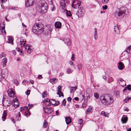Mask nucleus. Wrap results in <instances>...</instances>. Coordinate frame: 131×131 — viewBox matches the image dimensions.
Here are the masks:
<instances>
[{
	"instance_id": "44",
	"label": "nucleus",
	"mask_w": 131,
	"mask_h": 131,
	"mask_svg": "<svg viewBox=\"0 0 131 131\" xmlns=\"http://www.w3.org/2000/svg\"><path fill=\"white\" fill-rule=\"evenodd\" d=\"M66 101L65 99H64L62 101V105H63L64 106H65L66 104Z\"/></svg>"
},
{
	"instance_id": "35",
	"label": "nucleus",
	"mask_w": 131,
	"mask_h": 131,
	"mask_svg": "<svg viewBox=\"0 0 131 131\" xmlns=\"http://www.w3.org/2000/svg\"><path fill=\"white\" fill-rule=\"evenodd\" d=\"M94 96L95 99H97L99 97V94L97 93H94Z\"/></svg>"
},
{
	"instance_id": "30",
	"label": "nucleus",
	"mask_w": 131,
	"mask_h": 131,
	"mask_svg": "<svg viewBox=\"0 0 131 131\" xmlns=\"http://www.w3.org/2000/svg\"><path fill=\"white\" fill-rule=\"evenodd\" d=\"M28 107L26 106H25L24 107H21L20 108V111L22 112L23 111L25 110H27Z\"/></svg>"
},
{
	"instance_id": "18",
	"label": "nucleus",
	"mask_w": 131,
	"mask_h": 131,
	"mask_svg": "<svg viewBox=\"0 0 131 131\" xmlns=\"http://www.w3.org/2000/svg\"><path fill=\"white\" fill-rule=\"evenodd\" d=\"M114 31L116 34H119L120 33V32L119 28L117 26H114Z\"/></svg>"
},
{
	"instance_id": "51",
	"label": "nucleus",
	"mask_w": 131,
	"mask_h": 131,
	"mask_svg": "<svg viewBox=\"0 0 131 131\" xmlns=\"http://www.w3.org/2000/svg\"><path fill=\"white\" fill-rule=\"evenodd\" d=\"M71 70L70 68H68L67 70V72L68 73H71Z\"/></svg>"
},
{
	"instance_id": "12",
	"label": "nucleus",
	"mask_w": 131,
	"mask_h": 131,
	"mask_svg": "<svg viewBox=\"0 0 131 131\" xmlns=\"http://www.w3.org/2000/svg\"><path fill=\"white\" fill-rule=\"evenodd\" d=\"M4 75L5 74L3 73V74H2V73L1 70V69L0 68V81H1L2 80H6V78L7 77L8 73H6V75H5V76H3V75Z\"/></svg>"
},
{
	"instance_id": "43",
	"label": "nucleus",
	"mask_w": 131,
	"mask_h": 131,
	"mask_svg": "<svg viewBox=\"0 0 131 131\" xmlns=\"http://www.w3.org/2000/svg\"><path fill=\"white\" fill-rule=\"evenodd\" d=\"M127 89L129 91L131 90V85L129 84L126 86Z\"/></svg>"
},
{
	"instance_id": "5",
	"label": "nucleus",
	"mask_w": 131,
	"mask_h": 131,
	"mask_svg": "<svg viewBox=\"0 0 131 131\" xmlns=\"http://www.w3.org/2000/svg\"><path fill=\"white\" fill-rule=\"evenodd\" d=\"M14 102V101H11L8 98H3V105L6 107H8L10 105H12L14 106V107L15 108H16L18 107V104H15V103L14 105L13 104V103Z\"/></svg>"
},
{
	"instance_id": "1",
	"label": "nucleus",
	"mask_w": 131,
	"mask_h": 131,
	"mask_svg": "<svg viewBox=\"0 0 131 131\" xmlns=\"http://www.w3.org/2000/svg\"><path fill=\"white\" fill-rule=\"evenodd\" d=\"M100 99L102 103L106 105L111 104L114 101L111 95L108 94L101 95Z\"/></svg>"
},
{
	"instance_id": "8",
	"label": "nucleus",
	"mask_w": 131,
	"mask_h": 131,
	"mask_svg": "<svg viewBox=\"0 0 131 131\" xmlns=\"http://www.w3.org/2000/svg\"><path fill=\"white\" fill-rule=\"evenodd\" d=\"M85 12V10L83 8L80 7L78 8V12L76 14L78 17H80L83 16Z\"/></svg>"
},
{
	"instance_id": "6",
	"label": "nucleus",
	"mask_w": 131,
	"mask_h": 131,
	"mask_svg": "<svg viewBox=\"0 0 131 131\" xmlns=\"http://www.w3.org/2000/svg\"><path fill=\"white\" fill-rule=\"evenodd\" d=\"M81 1L80 0H76L73 1L72 4V7L74 8H79L81 7Z\"/></svg>"
},
{
	"instance_id": "29",
	"label": "nucleus",
	"mask_w": 131,
	"mask_h": 131,
	"mask_svg": "<svg viewBox=\"0 0 131 131\" xmlns=\"http://www.w3.org/2000/svg\"><path fill=\"white\" fill-rule=\"evenodd\" d=\"M113 81V78L112 77H109L108 78V80L107 81V82L110 83L111 82Z\"/></svg>"
},
{
	"instance_id": "61",
	"label": "nucleus",
	"mask_w": 131,
	"mask_h": 131,
	"mask_svg": "<svg viewBox=\"0 0 131 131\" xmlns=\"http://www.w3.org/2000/svg\"><path fill=\"white\" fill-rule=\"evenodd\" d=\"M42 77L41 75H39L38 77V79H42Z\"/></svg>"
},
{
	"instance_id": "42",
	"label": "nucleus",
	"mask_w": 131,
	"mask_h": 131,
	"mask_svg": "<svg viewBox=\"0 0 131 131\" xmlns=\"http://www.w3.org/2000/svg\"><path fill=\"white\" fill-rule=\"evenodd\" d=\"M18 99H16L15 100L13 101H14V102L13 103V104L14 105V103H15V104H18L19 105V104L18 103Z\"/></svg>"
},
{
	"instance_id": "7",
	"label": "nucleus",
	"mask_w": 131,
	"mask_h": 131,
	"mask_svg": "<svg viewBox=\"0 0 131 131\" xmlns=\"http://www.w3.org/2000/svg\"><path fill=\"white\" fill-rule=\"evenodd\" d=\"M44 112L47 114H50L53 111V109L51 107H49L47 106L43 107Z\"/></svg>"
},
{
	"instance_id": "54",
	"label": "nucleus",
	"mask_w": 131,
	"mask_h": 131,
	"mask_svg": "<svg viewBox=\"0 0 131 131\" xmlns=\"http://www.w3.org/2000/svg\"><path fill=\"white\" fill-rule=\"evenodd\" d=\"M20 117L19 116H16V119L17 121L20 120Z\"/></svg>"
},
{
	"instance_id": "24",
	"label": "nucleus",
	"mask_w": 131,
	"mask_h": 131,
	"mask_svg": "<svg viewBox=\"0 0 131 131\" xmlns=\"http://www.w3.org/2000/svg\"><path fill=\"white\" fill-rule=\"evenodd\" d=\"M65 2V1L64 0H62L61 1L60 3V5L62 7H64V8H65V6L66 5Z\"/></svg>"
},
{
	"instance_id": "36",
	"label": "nucleus",
	"mask_w": 131,
	"mask_h": 131,
	"mask_svg": "<svg viewBox=\"0 0 131 131\" xmlns=\"http://www.w3.org/2000/svg\"><path fill=\"white\" fill-rule=\"evenodd\" d=\"M57 94L58 95H59V97H60L61 96H62L63 97L64 96L63 93L61 91H60L59 92H58Z\"/></svg>"
},
{
	"instance_id": "59",
	"label": "nucleus",
	"mask_w": 131,
	"mask_h": 131,
	"mask_svg": "<svg viewBox=\"0 0 131 131\" xmlns=\"http://www.w3.org/2000/svg\"><path fill=\"white\" fill-rule=\"evenodd\" d=\"M69 63L71 65H72L73 67L74 66V65L73 64V62L71 61H70L69 62Z\"/></svg>"
},
{
	"instance_id": "50",
	"label": "nucleus",
	"mask_w": 131,
	"mask_h": 131,
	"mask_svg": "<svg viewBox=\"0 0 131 131\" xmlns=\"http://www.w3.org/2000/svg\"><path fill=\"white\" fill-rule=\"evenodd\" d=\"M14 81L15 83L16 84V85H18V81L16 79H14Z\"/></svg>"
},
{
	"instance_id": "38",
	"label": "nucleus",
	"mask_w": 131,
	"mask_h": 131,
	"mask_svg": "<svg viewBox=\"0 0 131 131\" xmlns=\"http://www.w3.org/2000/svg\"><path fill=\"white\" fill-rule=\"evenodd\" d=\"M67 15L68 16H71L72 14H71V13L70 11H67Z\"/></svg>"
},
{
	"instance_id": "31",
	"label": "nucleus",
	"mask_w": 131,
	"mask_h": 131,
	"mask_svg": "<svg viewBox=\"0 0 131 131\" xmlns=\"http://www.w3.org/2000/svg\"><path fill=\"white\" fill-rule=\"evenodd\" d=\"M25 114L26 116L27 117L28 116H29L30 115V112L28 110L27 111H25Z\"/></svg>"
},
{
	"instance_id": "14",
	"label": "nucleus",
	"mask_w": 131,
	"mask_h": 131,
	"mask_svg": "<svg viewBox=\"0 0 131 131\" xmlns=\"http://www.w3.org/2000/svg\"><path fill=\"white\" fill-rule=\"evenodd\" d=\"M118 69L120 70H122L124 68V65L123 63L119 62L117 64Z\"/></svg>"
},
{
	"instance_id": "32",
	"label": "nucleus",
	"mask_w": 131,
	"mask_h": 131,
	"mask_svg": "<svg viewBox=\"0 0 131 131\" xmlns=\"http://www.w3.org/2000/svg\"><path fill=\"white\" fill-rule=\"evenodd\" d=\"M89 108H88L87 109L86 112V114H87V113H90V112L92 110V107L91 106L90 107V106Z\"/></svg>"
},
{
	"instance_id": "34",
	"label": "nucleus",
	"mask_w": 131,
	"mask_h": 131,
	"mask_svg": "<svg viewBox=\"0 0 131 131\" xmlns=\"http://www.w3.org/2000/svg\"><path fill=\"white\" fill-rule=\"evenodd\" d=\"M6 55L4 53H2L0 54V57L2 58L3 57L6 58Z\"/></svg>"
},
{
	"instance_id": "28",
	"label": "nucleus",
	"mask_w": 131,
	"mask_h": 131,
	"mask_svg": "<svg viewBox=\"0 0 131 131\" xmlns=\"http://www.w3.org/2000/svg\"><path fill=\"white\" fill-rule=\"evenodd\" d=\"M57 81V80L56 78L51 79L50 80V82L52 84L55 83Z\"/></svg>"
},
{
	"instance_id": "47",
	"label": "nucleus",
	"mask_w": 131,
	"mask_h": 131,
	"mask_svg": "<svg viewBox=\"0 0 131 131\" xmlns=\"http://www.w3.org/2000/svg\"><path fill=\"white\" fill-rule=\"evenodd\" d=\"M78 121L79 123L80 124V125H81L83 123V120L82 119H79V120H78Z\"/></svg>"
},
{
	"instance_id": "16",
	"label": "nucleus",
	"mask_w": 131,
	"mask_h": 131,
	"mask_svg": "<svg viewBox=\"0 0 131 131\" xmlns=\"http://www.w3.org/2000/svg\"><path fill=\"white\" fill-rule=\"evenodd\" d=\"M63 41L65 43H66L68 46L71 44V42L69 38H65L63 39Z\"/></svg>"
},
{
	"instance_id": "10",
	"label": "nucleus",
	"mask_w": 131,
	"mask_h": 131,
	"mask_svg": "<svg viewBox=\"0 0 131 131\" xmlns=\"http://www.w3.org/2000/svg\"><path fill=\"white\" fill-rule=\"evenodd\" d=\"M38 34H40L42 33L44 30V26L40 23H38Z\"/></svg>"
},
{
	"instance_id": "27",
	"label": "nucleus",
	"mask_w": 131,
	"mask_h": 131,
	"mask_svg": "<svg viewBox=\"0 0 131 131\" xmlns=\"http://www.w3.org/2000/svg\"><path fill=\"white\" fill-rule=\"evenodd\" d=\"M0 28L2 29V30L4 29V24L3 22H2L1 21H0Z\"/></svg>"
},
{
	"instance_id": "19",
	"label": "nucleus",
	"mask_w": 131,
	"mask_h": 131,
	"mask_svg": "<svg viewBox=\"0 0 131 131\" xmlns=\"http://www.w3.org/2000/svg\"><path fill=\"white\" fill-rule=\"evenodd\" d=\"M65 121L67 124L68 125L71 122V119L69 117H65Z\"/></svg>"
},
{
	"instance_id": "37",
	"label": "nucleus",
	"mask_w": 131,
	"mask_h": 131,
	"mask_svg": "<svg viewBox=\"0 0 131 131\" xmlns=\"http://www.w3.org/2000/svg\"><path fill=\"white\" fill-rule=\"evenodd\" d=\"M82 65L80 64L77 65V67L78 69L79 70H81L82 68Z\"/></svg>"
},
{
	"instance_id": "2",
	"label": "nucleus",
	"mask_w": 131,
	"mask_h": 131,
	"mask_svg": "<svg viewBox=\"0 0 131 131\" xmlns=\"http://www.w3.org/2000/svg\"><path fill=\"white\" fill-rule=\"evenodd\" d=\"M38 7L37 8L38 12L43 14L47 11L48 5L44 0H41L38 3Z\"/></svg>"
},
{
	"instance_id": "17",
	"label": "nucleus",
	"mask_w": 131,
	"mask_h": 131,
	"mask_svg": "<svg viewBox=\"0 0 131 131\" xmlns=\"http://www.w3.org/2000/svg\"><path fill=\"white\" fill-rule=\"evenodd\" d=\"M44 104H45L46 106H50L51 102L50 101V100L48 99H45L43 102Z\"/></svg>"
},
{
	"instance_id": "52",
	"label": "nucleus",
	"mask_w": 131,
	"mask_h": 131,
	"mask_svg": "<svg viewBox=\"0 0 131 131\" xmlns=\"http://www.w3.org/2000/svg\"><path fill=\"white\" fill-rule=\"evenodd\" d=\"M74 55V54H72V56L71 58L72 60V61H74L75 60Z\"/></svg>"
},
{
	"instance_id": "64",
	"label": "nucleus",
	"mask_w": 131,
	"mask_h": 131,
	"mask_svg": "<svg viewBox=\"0 0 131 131\" xmlns=\"http://www.w3.org/2000/svg\"><path fill=\"white\" fill-rule=\"evenodd\" d=\"M82 126H83V125H82V126H79V131H81V130L82 129Z\"/></svg>"
},
{
	"instance_id": "60",
	"label": "nucleus",
	"mask_w": 131,
	"mask_h": 131,
	"mask_svg": "<svg viewBox=\"0 0 131 131\" xmlns=\"http://www.w3.org/2000/svg\"><path fill=\"white\" fill-rule=\"evenodd\" d=\"M107 5H105L103 6L102 8L103 9H106L107 8Z\"/></svg>"
},
{
	"instance_id": "41",
	"label": "nucleus",
	"mask_w": 131,
	"mask_h": 131,
	"mask_svg": "<svg viewBox=\"0 0 131 131\" xmlns=\"http://www.w3.org/2000/svg\"><path fill=\"white\" fill-rule=\"evenodd\" d=\"M109 1V0H102V2L104 4H106Z\"/></svg>"
},
{
	"instance_id": "26",
	"label": "nucleus",
	"mask_w": 131,
	"mask_h": 131,
	"mask_svg": "<svg viewBox=\"0 0 131 131\" xmlns=\"http://www.w3.org/2000/svg\"><path fill=\"white\" fill-rule=\"evenodd\" d=\"M126 51L128 53H131V45L128 47L126 49Z\"/></svg>"
},
{
	"instance_id": "63",
	"label": "nucleus",
	"mask_w": 131,
	"mask_h": 131,
	"mask_svg": "<svg viewBox=\"0 0 131 131\" xmlns=\"http://www.w3.org/2000/svg\"><path fill=\"white\" fill-rule=\"evenodd\" d=\"M20 54L22 56H23L24 55V54L23 52L21 50L20 51Z\"/></svg>"
},
{
	"instance_id": "39",
	"label": "nucleus",
	"mask_w": 131,
	"mask_h": 131,
	"mask_svg": "<svg viewBox=\"0 0 131 131\" xmlns=\"http://www.w3.org/2000/svg\"><path fill=\"white\" fill-rule=\"evenodd\" d=\"M131 99V97H127L124 100V102L125 103H127V101H128V100Z\"/></svg>"
},
{
	"instance_id": "9",
	"label": "nucleus",
	"mask_w": 131,
	"mask_h": 131,
	"mask_svg": "<svg viewBox=\"0 0 131 131\" xmlns=\"http://www.w3.org/2000/svg\"><path fill=\"white\" fill-rule=\"evenodd\" d=\"M128 54L126 51H124L123 52L120 56V59L121 60L123 61L127 59L128 57Z\"/></svg>"
},
{
	"instance_id": "49",
	"label": "nucleus",
	"mask_w": 131,
	"mask_h": 131,
	"mask_svg": "<svg viewBox=\"0 0 131 131\" xmlns=\"http://www.w3.org/2000/svg\"><path fill=\"white\" fill-rule=\"evenodd\" d=\"M77 89V87H71L70 89H71V90H72L73 91H74L75 90H76Z\"/></svg>"
},
{
	"instance_id": "15",
	"label": "nucleus",
	"mask_w": 131,
	"mask_h": 131,
	"mask_svg": "<svg viewBox=\"0 0 131 131\" xmlns=\"http://www.w3.org/2000/svg\"><path fill=\"white\" fill-rule=\"evenodd\" d=\"M8 93L9 96L14 97L15 95V92L12 89H9L8 91Z\"/></svg>"
},
{
	"instance_id": "11",
	"label": "nucleus",
	"mask_w": 131,
	"mask_h": 131,
	"mask_svg": "<svg viewBox=\"0 0 131 131\" xmlns=\"http://www.w3.org/2000/svg\"><path fill=\"white\" fill-rule=\"evenodd\" d=\"M25 1V5L26 7L32 6L34 3V0H27V2L26 1Z\"/></svg>"
},
{
	"instance_id": "21",
	"label": "nucleus",
	"mask_w": 131,
	"mask_h": 131,
	"mask_svg": "<svg viewBox=\"0 0 131 131\" xmlns=\"http://www.w3.org/2000/svg\"><path fill=\"white\" fill-rule=\"evenodd\" d=\"M127 117L126 116H125L124 115L122 117L121 119V121L122 123H125L127 122Z\"/></svg>"
},
{
	"instance_id": "55",
	"label": "nucleus",
	"mask_w": 131,
	"mask_h": 131,
	"mask_svg": "<svg viewBox=\"0 0 131 131\" xmlns=\"http://www.w3.org/2000/svg\"><path fill=\"white\" fill-rule=\"evenodd\" d=\"M67 100L69 103H70L71 100H72V99L71 97H69L68 98Z\"/></svg>"
},
{
	"instance_id": "13",
	"label": "nucleus",
	"mask_w": 131,
	"mask_h": 131,
	"mask_svg": "<svg viewBox=\"0 0 131 131\" xmlns=\"http://www.w3.org/2000/svg\"><path fill=\"white\" fill-rule=\"evenodd\" d=\"M38 25L37 23L35 24L32 27V31L36 34H38Z\"/></svg>"
},
{
	"instance_id": "58",
	"label": "nucleus",
	"mask_w": 131,
	"mask_h": 131,
	"mask_svg": "<svg viewBox=\"0 0 131 131\" xmlns=\"http://www.w3.org/2000/svg\"><path fill=\"white\" fill-rule=\"evenodd\" d=\"M127 88L126 87L123 90V92H124V93H125L126 92H127L126 91L127 90Z\"/></svg>"
},
{
	"instance_id": "3",
	"label": "nucleus",
	"mask_w": 131,
	"mask_h": 131,
	"mask_svg": "<svg viewBox=\"0 0 131 131\" xmlns=\"http://www.w3.org/2000/svg\"><path fill=\"white\" fill-rule=\"evenodd\" d=\"M127 8L124 7L121 8L118 11H117L114 14L115 17L118 19H120L124 17L125 14L127 15L128 13L127 11L126 12Z\"/></svg>"
},
{
	"instance_id": "25",
	"label": "nucleus",
	"mask_w": 131,
	"mask_h": 131,
	"mask_svg": "<svg viewBox=\"0 0 131 131\" xmlns=\"http://www.w3.org/2000/svg\"><path fill=\"white\" fill-rule=\"evenodd\" d=\"M7 59L5 58H4L3 59L2 62L3 63V67H4L6 66V64L7 62Z\"/></svg>"
},
{
	"instance_id": "56",
	"label": "nucleus",
	"mask_w": 131,
	"mask_h": 131,
	"mask_svg": "<svg viewBox=\"0 0 131 131\" xmlns=\"http://www.w3.org/2000/svg\"><path fill=\"white\" fill-rule=\"evenodd\" d=\"M30 90H28L26 92V93L27 95H29L30 94Z\"/></svg>"
},
{
	"instance_id": "48",
	"label": "nucleus",
	"mask_w": 131,
	"mask_h": 131,
	"mask_svg": "<svg viewBox=\"0 0 131 131\" xmlns=\"http://www.w3.org/2000/svg\"><path fill=\"white\" fill-rule=\"evenodd\" d=\"M86 103L84 102L82 104V106L83 107L85 108L86 107Z\"/></svg>"
},
{
	"instance_id": "62",
	"label": "nucleus",
	"mask_w": 131,
	"mask_h": 131,
	"mask_svg": "<svg viewBox=\"0 0 131 131\" xmlns=\"http://www.w3.org/2000/svg\"><path fill=\"white\" fill-rule=\"evenodd\" d=\"M1 3L2 4H4L6 2V0H1Z\"/></svg>"
},
{
	"instance_id": "40",
	"label": "nucleus",
	"mask_w": 131,
	"mask_h": 131,
	"mask_svg": "<svg viewBox=\"0 0 131 131\" xmlns=\"http://www.w3.org/2000/svg\"><path fill=\"white\" fill-rule=\"evenodd\" d=\"M47 94L45 91L44 92L42 93V97L43 98H45L46 97H47Z\"/></svg>"
},
{
	"instance_id": "23",
	"label": "nucleus",
	"mask_w": 131,
	"mask_h": 131,
	"mask_svg": "<svg viewBox=\"0 0 131 131\" xmlns=\"http://www.w3.org/2000/svg\"><path fill=\"white\" fill-rule=\"evenodd\" d=\"M6 116L7 113L5 111H4L2 116V118H3V121H4L6 119Z\"/></svg>"
},
{
	"instance_id": "4",
	"label": "nucleus",
	"mask_w": 131,
	"mask_h": 131,
	"mask_svg": "<svg viewBox=\"0 0 131 131\" xmlns=\"http://www.w3.org/2000/svg\"><path fill=\"white\" fill-rule=\"evenodd\" d=\"M26 39H25L22 38L20 39V44L21 47H25L24 48L27 53H30L32 52L33 50V48L31 46H29L28 45H25L26 43Z\"/></svg>"
},
{
	"instance_id": "22",
	"label": "nucleus",
	"mask_w": 131,
	"mask_h": 131,
	"mask_svg": "<svg viewBox=\"0 0 131 131\" xmlns=\"http://www.w3.org/2000/svg\"><path fill=\"white\" fill-rule=\"evenodd\" d=\"M95 31L94 32V39L96 40L98 38L97 36V29L96 28H94Z\"/></svg>"
},
{
	"instance_id": "33",
	"label": "nucleus",
	"mask_w": 131,
	"mask_h": 131,
	"mask_svg": "<svg viewBox=\"0 0 131 131\" xmlns=\"http://www.w3.org/2000/svg\"><path fill=\"white\" fill-rule=\"evenodd\" d=\"M47 125V121L46 120H45L44 123L43 124V127L44 128H46Z\"/></svg>"
},
{
	"instance_id": "46",
	"label": "nucleus",
	"mask_w": 131,
	"mask_h": 131,
	"mask_svg": "<svg viewBox=\"0 0 131 131\" xmlns=\"http://www.w3.org/2000/svg\"><path fill=\"white\" fill-rule=\"evenodd\" d=\"M33 106V105L32 104L30 105V104H28V106H27V107H28V109L29 110L30 108H31Z\"/></svg>"
},
{
	"instance_id": "53",
	"label": "nucleus",
	"mask_w": 131,
	"mask_h": 131,
	"mask_svg": "<svg viewBox=\"0 0 131 131\" xmlns=\"http://www.w3.org/2000/svg\"><path fill=\"white\" fill-rule=\"evenodd\" d=\"M101 115H103L106 117H107V116H106V115L105 114V112L104 111H102L101 112Z\"/></svg>"
},
{
	"instance_id": "57",
	"label": "nucleus",
	"mask_w": 131,
	"mask_h": 131,
	"mask_svg": "<svg viewBox=\"0 0 131 131\" xmlns=\"http://www.w3.org/2000/svg\"><path fill=\"white\" fill-rule=\"evenodd\" d=\"M59 103H60L59 101L56 102L55 104H54V105L55 106H57L59 105Z\"/></svg>"
},
{
	"instance_id": "20",
	"label": "nucleus",
	"mask_w": 131,
	"mask_h": 131,
	"mask_svg": "<svg viewBox=\"0 0 131 131\" xmlns=\"http://www.w3.org/2000/svg\"><path fill=\"white\" fill-rule=\"evenodd\" d=\"M54 25L56 28H60L61 27V24L60 21H57L55 23Z\"/></svg>"
},
{
	"instance_id": "45",
	"label": "nucleus",
	"mask_w": 131,
	"mask_h": 131,
	"mask_svg": "<svg viewBox=\"0 0 131 131\" xmlns=\"http://www.w3.org/2000/svg\"><path fill=\"white\" fill-rule=\"evenodd\" d=\"M8 42L9 43H11V44H13V40L11 38H9L8 39Z\"/></svg>"
}]
</instances>
